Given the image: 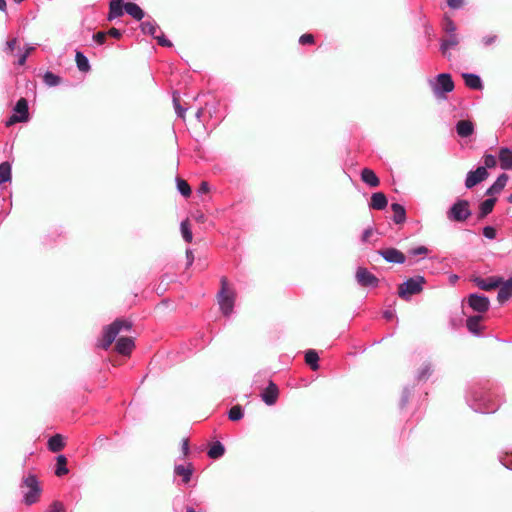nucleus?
Instances as JSON below:
<instances>
[{"label":"nucleus","instance_id":"obj_1","mask_svg":"<svg viewBox=\"0 0 512 512\" xmlns=\"http://www.w3.org/2000/svg\"><path fill=\"white\" fill-rule=\"evenodd\" d=\"M466 401L475 412L493 413L498 409L497 403L491 398L488 382L471 385L466 394Z\"/></svg>","mask_w":512,"mask_h":512},{"label":"nucleus","instance_id":"obj_2","mask_svg":"<svg viewBox=\"0 0 512 512\" xmlns=\"http://www.w3.org/2000/svg\"><path fill=\"white\" fill-rule=\"evenodd\" d=\"M131 326L132 324L129 321L116 319L112 324L104 328L103 337L102 340L98 343V346L104 350H107L116 339L117 335L122 330H130Z\"/></svg>","mask_w":512,"mask_h":512},{"label":"nucleus","instance_id":"obj_3","mask_svg":"<svg viewBox=\"0 0 512 512\" xmlns=\"http://www.w3.org/2000/svg\"><path fill=\"white\" fill-rule=\"evenodd\" d=\"M20 488L27 489V491L23 492V502L26 505H33L39 500L42 488L37 477L34 474H29L26 477H24L21 482Z\"/></svg>","mask_w":512,"mask_h":512},{"label":"nucleus","instance_id":"obj_4","mask_svg":"<svg viewBox=\"0 0 512 512\" xmlns=\"http://www.w3.org/2000/svg\"><path fill=\"white\" fill-rule=\"evenodd\" d=\"M218 303L222 313L229 316L234 307L235 293L229 288L228 281L225 277L221 279V289L218 293Z\"/></svg>","mask_w":512,"mask_h":512},{"label":"nucleus","instance_id":"obj_5","mask_svg":"<svg viewBox=\"0 0 512 512\" xmlns=\"http://www.w3.org/2000/svg\"><path fill=\"white\" fill-rule=\"evenodd\" d=\"M472 215L467 200L458 199L447 211V218L453 222H464Z\"/></svg>","mask_w":512,"mask_h":512},{"label":"nucleus","instance_id":"obj_6","mask_svg":"<svg viewBox=\"0 0 512 512\" xmlns=\"http://www.w3.org/2000/svg\"><path fill=\"white\" fill-rule=\"evenodd\" d=\"M429 85L436 97H443L454 89V82L448 73H441L435 79H430Z\"/></svg>","mask_w":512,"mask_h":512},{"label":"nucleus","instance_id":"obj_7","mask_svg":"<svg viewBox=\"0 0 512 512\" xmlns=\"http://www.w3.org/2000/svg\"><path fill=\"white\" fill-rule=\"evenodd\" d=\"M425 278L423 276H415L409 278L399 286V297L409 300L412 295L418 294L423 290Z\"/></svg>","mask_w":512,"mask_h":512},{"label":"nucleus","instance_id":"obj_8","mask_svg":"<svg viewBox=\"0 0 512 512\" xmlns=\"http://www.w3.org/2000/svg\"><path fill=\"white\" fill-rule=\"evenodd\" d=\"M28 118V102L25 98H20L14 107V114L6 122V126H11L19 122H26L28 121Z\"/></svg>","mask_w":512,"mask_h":512},{"label":"nucleus","instance_id":"obj_9","mask_svg":"<svg viewBox=\"0 0 512 512\" xmlns=\"http://www.w3.org/2000/svg\"><path fill=\"white\" fill-rule=\"evenodd\" d=\"M467 302L472 310L478 313L486 312L490 306L489 299L486 296L479 294H470Z\"/></svg>","mask_w":512,"mask_h":512},{"label":"nucleus","instance_id":"obj_10","mask_svg":"<svg viewBox=\"0 0 512 512\" xmlns=\"http://www.w3.org/2000/svg\"><path fill=\"white\" fill-rule=\"evenodd\" d=\"M355 277L357 283L363 287H376L379 282L374 274L362 267L357 269Z\"/></svg>","mask_w":512,"mask_h":512},{"label":"nucleus","instance_id":"obj_11","mask_svg":"<svg viewBox=\"0 0 512 512\" xmlns=\"http://www.w3.org/2000/svg\"><path fill=\"white\" fill-rule=\"evenodd\" d=\"M486 167H478L476 170L469 171L466 176L465 186L467 189H471L475 185L481 183L488 177Z\"/></svg>","mask_w":512,"mask_h":512},{"label":"nucleus","instance_id":"obj_12","mask_svg":"<svg viewBox=\"0 0 512 512\" xmlns=\"http://www.w3.org/2000/svg\"><path fill=\"white\" fill-rule=\"evenodd\" d=\"M460 43V37L458 34H450L443 37L440 41V52L444 57L450 59V50L455 49Z\"/></svg>","mask_w":512,"mask_h":512},{"label":"nucleus","instance_id":"obj_13","mask_svg":"<svg viewBox=\"0 0 512 512\" xmlns=\"http://www.w3.org/2000/svg\"><path fill=\"white\" fill-rule=\"evenodd\" d=\"M475 285L485 291H491L498 288L503 283V278L500 276H490L487 278L475 277L473 278Z\"/></svg>","mask_w":512,"mask_h":512},{"label":"nucleus","instance_id":"obj_14","mask_svg":"<svg viewBox=\"0 0 512 512\" xmlns=\"http://www.w3.org/2000/svg\"><path fill=\"white\" fill-rule=\"evenodd\" d=\"M378 253L389 263L403 264L406 260L405 255L396 248L382 249Z\"/></svg>","mask_w":512,"mask_h":512},{"label":"nucleus","instance_id":"obj_15","mask_svg":"<svg viewBox=\"0 0 512 512\" xmlns=\"http://www.w3.org/2000/svg\"><path fill=\"white\" fill-rule=\"evenodd\" d=\"M279 396V389L273 381H269L268 386L262 391L261 398L269 406L274 405Z\"/></svg>","mask_w":512,"mask_h":512},{"label":"nucleus","instance_id":"obj_16","mask_svg":"<svg viewBox=\"0 0 512 512\" xmlns=\"http://www.w3.org/2000/svg\"><path fill=\"white\" fill-rule=\"evenodd\" d=\"M498 159L503 170H512V149L507 147L500 148Z\"/></svg>","mask_w":512,"mask_h":512},{"label":"nucleus","instance_id":"obj_17","mask_svg":"<svg viewBox=\"0 0 512 512\" xmlns=\"http://www.w3.org/2000/svg\"><path fill=\"white\" fill-rule=\"evenodd\" d=\"M134 346V341L131 337H120L116 342V351L122 355H129Z\"/></svg>","mask_w":512,"mask_h":512},{"label":"nucleus","instance_id":"obj_18","mask_svg":"<svg viewBox=\"0 0 512 512\" xmlns=\"http://www.w3.org/2000/svg\"><path fill=\"white\" fill-rule=\"evenodd\" d=\"M456 132L461 138H467L474 133V124L470 120H460L456 124Z\"/></svg>","mask_w":512,"mask_h":512},{"label":"nucleus","instance_id":"obj_19","mask_svg":"<svg viewBox=\"0 0 512 512\" xmlns=\"http://www.w3.org/2000/svg\"><path fill=\"white\" fill-rule=\"evenodd\" d=\"M462 78L464 80L465 85L473 90H481L483 88V83L477 74L474 73H463Z\"/></svg>","mask_w":512,"mask_h":512},{"label":"nucleus","instance_id":"obj_20","mask_svg":"<svg viewBox=\"0 0 512 512\" xmlns=\"http://www.w3.org/2000/svg\"><path fill=\"white\" fill-rule=\"evenodd\" d=\"M498 288L497 299L500 303H504L512 296V278L507 281L503 280V283Z\"/></svg>","mask_w":512,"mask_h":512},{"label":"nucleus","instance_id":"obj_21","mask_svg":"<svg viewBox=\"0 0 512 512\" xmlns=\"http://www.w3.org/2000/svg\"><path fill=\"white\" fill-rule=\"evenodd\" d=\"M507 181L508 176L505 173L500 174L495 182L486 190V195H495L500 193L506 186Z\"/></svg>","mask_w":512,"mask_h":512},{"label":"nucleus","instance_id":"obj_22","mask_svg":"<svg viewBox=\"0 0 512 512\" xmlns=\"http://www.w3.org/2000/svg\"><path fill=\"white\" fill-rule=\"evenodd\" d=\"M388 204L387 198L384 193L376 192L371 196L369 207L375 210H383Z\"/></svg>","mask_w":512,"mask_h":512},{"label":"nucleus","instance_id":"obj_23","mask_svg":"<svg viewBox=\"0 0 512 512\" xmlns=\"http://www.w3.org/2000/svg\"><path fill=\"white\" fill-rule=\"evenodd\" d=\"M122 0H111L109 3L108 20H113L123 15L125 9Z\"/></svg>","mask_w":512,"mask_h":512},{"label":"nucleus","instance_id":"obj_24","mask_svg":"<svg viewBox=\"0 0 512 512\" xmlns=\"http://www.w3.org/2000/svg\"><path fill=\"white\" fill-rule=\"evenodd\" d=\"M124 9H125V12L127 14H129L132 18H134L135 20H141L144 16H145V13L144 11L142 10V8L134 3V2H127L124 4Z\"/></svg>","mask_w":512,"mask_h":512},{"label":"nucleus","instance_id":"obj_25","mask_svg":"<svg viewBox=\"0 0 512 512\" xmlns=\"http://www.w3.org/2000/svg\"><path fill=\"white\" fill-rule=\"evenodd\" d=\"M481 320H482V316H480V315L468 317L466 320V326H467V329L469 330V332H471L472 334H474L476 336H479L481 334V326H480Z\"/></svg>","mask_w":512,"mask_h":512},{"label":"nucleus","instance_id":"obj_26","mask_svg":"<svg viewBox=\"0 0 512 512\" xmlns=\"http://www.w3.org/2000/svg\"><path fill=\"white\" fill-rule=\"evenodd\" d=\"M361 179L364 183L369 185L370 187H377L379 185V178L375 174L374 171H372L369 168H364L361 172Z\"/></svg>","mask_w":512,"mask_h":512},{"label":"nucleus","instance_id":"obj_27","mask_svg":"<svg viewBox=\"0 0 512 512\" xmlns=\"http://www.w3.org/2000/svg\"><path fill=\"white\" fill-rule=\"evenodd\" d=\"M391 209L393 211V221L396 224H402L406 221V210L403 205L399 203H392Z\"/></svg>","mask_w":512,"mask_h":512},{"label":"nucleus","instance_id":"obj_28","mask_svg":"<svg viewBox=\"0 0 512 512\" xmlns=\"http://www.w3.org/2000/svg\"><path fill=\"white\" fill-rule=\"evenodd\" d=\"M174 473L175 475L182 477V481L184 483H188L191 479L193 468L191 464H189L187 467L184 465H175Z\"/></svg>","mask_w":512,"mask_h":512},{"label":"nucleus","instance_id":"obj_29","mask_svg":"<svg viewBox=\"0 0 512 512\" xmlns=\"http://www.w3.org/2000/svg\"><path fill=\"white\" fill-rule=\"evenodd\" d=\"M140 27L144 34H148L153 38L156 36L157 32L160 31L158 24L153 19L142 22Z\"/></svg>","mask_w":512,"mask_h":512},{"label":"nucleus","instance_id":"obj_30","mask_svg":"<svg viewBox=\"0 0 512 512\" xmlns=\"http://www.w3.org/2000/svg\"><path fill=\"white\" fill-rule=\"evenodd\" d=\"M64 448V441L60 434H56L49 438L48 449L52 452H59Z\"/></svg>","mask_w":512,"mask_h":512},{"label":"nucleus","instance_id":"obj_31","mask_svg":"<svg viewBox=\"0 0 512 512\" xmlns=\"http://www.w3.org/2000/svg\"><path fill=\"white\" fill-rule=\"evenodd\" d=\"M75 61L81 72H88L91 69L88 58L82 52L76 51Z\"/></svg>","mask_w":512,"mask_h":512},{"label":"nucleus","instance_id":"obj_32","mask_svg":"<svg viewBox=\"0 0 512 512\" xmlns=\"http://www.w3.org/2000/svg\"><path fill=\"white\" fill-rule=\"evenodd\" d=\"M496 199L495 198H489L484 200L479 207V218L486 217L489 213L492 212L494 205H495Z\"/></svg>","mask_w":512,"mask_h":512},{"label":"nucleus","instance_id":"obj_33","mask_svg":"<svg viewBox=\"0 0 512 512\" xmlns=\"http://www.w3.org/2000/svg\"><path fill=\"white\" fill-rule=\"evenodd\" d=\"M225 453V447L224 445L219 442V441H216L208 450V456L211 458V459H219L221 458Z\"/></svg>","mask_w":512,"mask_h":512},{"label":"nucleus","instance_id":"obj_34","mask_svg":"<svg viewBox=\"0 0 512 512\" xmlns=\"http://www.w3.org/2000/svg\"><path fill=\"white\" fill-rule=\"evenodd\" d=\"M318 361H319V356L315 350H308L305 353V362L310 366V368L313 371L318 370V368H319Z\"/></svg>","mask_w":512,"mask_h":512},{"label":"nucleus","instance_id":"obj_35","mask_svg":"<svg viewBox=\"0 0 512 512\" xmlns=\"http://www.w3.org/2000/svg\"><path fill=\"white\" fill-rule=\"evenodd\" d=\"M11 180V164L7 161L0 164V185Z\"/></svg>","mask_w":512,"mask_h":512},{"label":"nucleus","instance_id":"obj_36","mask_svg":"<svg viewBox=\"0 0 512 512\" xmlns=\"http://www.w3.org/2000/svg\"><path fill=\"white\" fill-rule=\"evenodd\" d=\"M67 468V459L64 455H59L57 457V464H56V470L55 474L59 477L66 475L68 473Z\"/></svg>","mask_w":512,"mask_h":512},{"label":"nucleus","instance_id":"obj_37","mask_svg":"<svg viewBox=\"0 0 512 512\" xmlns=\"http://www.w3.org/2000/svg\"><path fill=\"white\" fill-rule=\"evenodd\" d=\"M43 82L49 87H55L61 83V77L50 71H47L43 75Z\"/></svg>","mask_w":512,"mask_h":512},{"label":"nucleus","instance_id":"obj_38","mask_svg":"<svg viewBox=\"0 0 512 512\" xmlns=\"http://www.w3.org/2000/svg\"><path fill=\"white\" fill-rule=\"evenodd\" d=\"M442 30L446 35L457 34V27L453 20L449 17H445L442 23Z\"/></svg>","mask_w":512,"mask_h":512},{"label":"nucleus","instance_id":"obj_39","mask_svg":"<svg viewBox=\"0 0 512 512\" xmlns=\"http://www.w3.org/2000/svg\"><path fill=\"white\" fill-rule=\"evenodd\" d=\"M180 230L184 241L190 243L193 239V235L187 220L181 222Z\"/></svg>","mask_w":512,"mask_h":512},{"label":"nucleus","instance_id":"obj_40","mask_svg":"<svg viewBox=\"0 0 512 512\" xmlns=\"http://www.w3.org/2000/svg\"><path fill=\"white\" fill-rule=\"evenodd\" d=\"M431 374H432L431 364L425 363V364H423L421 369L418 371L416 378L419 381L427 380Z\"/></svg>","mask_w":512,"mask_h":512},{"label":"nucleus","instance_id":"obj_41","mask_svg":"<svg viewBox=\"0 0 512 512\" xmlns=\"http://www.w3.org/2000/svg\"><path fill=\"white\" fill-rule=\"evenodd\" d=\"M243 416H244L243 409L239 405L233 406L228 412V417L231 421H238V420L242 419Z\"/></svg>","mask_w":512,"mask_h":512},{"label":"nucleus","instance_id":"obj_42","mask_svg":"<svg viewBox=\"0 0 512 512\" xmlns=\"http://www.w3.org/2000/svg\"><path fill=\"white\" fill-rule=\"evenodd\" d=\"M177 189L179 193L185 197H188L191 194V188L189 184L181 178H177Z\"/></svg>","mask_w":512,"mask_h":512},{"label":"nucleus","instance_id":"obj_43","mask_svg":"<svg viewBox=\"0 0 512 512\" xmlns=\"http://www.w3.org/2000/svg\"><path fill=\"white\" fill-rule=\"evenodd\" d=\"M173 105L177 116L180 118H184L186 109L180 105L178 92L173 93Z\"/></svg>","mask_w":512,"mask_h":512},{"label":"nucleus","instance_id":"obj_44","mask_svg":"<svg viewBox=\"0 0 512 512\" xmlns=\"http://www.w3.org/2000/svg\"><path fill=\"white\" fill-rule=\"evenodd\" d=\"M499 459L503 466L512 470V451L506 452L504 455L500 456Z\"/></svg>","mask_w":512,"mask_h":512},{"label":"nucleus","instance_id":"obj_45","mask_svg":"<svg viewBox=\"0 0 512 512\" xmlns=\"http://www.w3.org/2000/svg\"><path fill=\"white\" fill-rule=\"evenodd\" d=\"M483 162H484V166L483 167H486V169L487 168H494L496 166V164H497V159L492 154H486L483 157Z\"/></svg>","mask_w":512,"mask_h":512},{"label":"nucleus","instance_id":"obj_46","mask_svg":"<svg viewBox=\"0 0 512 512\" xmlns=\"http://www.w3.org/2000/svg\"><path fill=\"white\" fill-rule=\"evenodd\" d=\"M18 39L16 37H12L9 40L6 41L4 52L6 53H12L15 48L17 47Z\"/></svg>","mask_w":512,"mask_h":512},{"label":"nucleus","instance_id":"obj_47","mask_svg":"<svg viewBox=\"0 0 512 512\" xmlns=\"http://www.w3.org/2000/svg\"><path fill=\"white\" fill-rule=\"evenodd\" d=\"M429 252L428 248L425 246H418L416 248H412L409 250V254L412 256H424Z\"/></svg>","mask_w":512,"mask_h":512},{"label":"nucleus","instance_id":"obj_48","mask_svg":"<svg viewBox=\"0 0 512 512\" xmlns=\"http://www.w3.org/2000/svg\"><path fill=\"white\" fill-rule=\"evenodd\" d=\"M154 39L157 40V43L160 46H163V47H171L172 46V42L170 40L166 39L165 35L161 31H160V34H156Z\"/></svg>","mask_w":512,"mask_h":512},{"label":"nucleus","instance_id":"obj_49","mask_svg":"<svg viewBox=\"0 0 512 512\" xmlns=\"http://www.w3.org/2000/svg\"><path fill=\"white\" fill-rule=\"evenodd\" d=\"M412 393V389L409 387H405L402 392L401 400H400V406L401 408L405 407L409 401V397Z\"/></svg>","mask_w":512,"mask_h":512},{"label":"nucleus","instance_id":"obj_50","mask_svg":"<svg viewBox=\"0 0 512 512\" xmlns=\"http://www.w3.org/2000/svg\"><path fill=\"white\" fill-rule=\"evenodd\" d=\"M483 235L487 239H490V240L495 239L496 238V230L492 226H485L483 228Z\"/></svg>","mask_w":512,"mask_h":512},{"label":"nucleus","instance_id":"obj_51","mask_svg":"<svg viewBox=\"0 0 512 512\" xmlns=\"http://www.w3.org/2000/svg\"><path fill=\"white\" fill-rule=\"evenodd\" d=\"M497 40V36L496 35H486L482 38L481 42L483 44L484 47H488V46H491L492 44H494Z\"/></svg>","mask_w":512,"mask_h":512},{"label":"nucleus","instance_id":"obj_52","mask_svg":"<svg viewBox=\"0 0 512 512\" xmlns=\"http://www.w3.org/2000/svg\"><path fill=\"white\" fill-rule=\"evenodd\" d=\"M49 512H65L64 505L59 501H54L49 508Z\"/></svg>","mask_w":512,"mask_h":512},{"label":"nucleus","instance_id":"obj_53","mask_svg":"<svg viewBox=\"0 0 512 512\" xmlns=\"http://www.w3.org/2000/svg\"><path fill=\"white\" fill-rule=\"evenodd\" d=\"M313 42H314V37L312 34H303L299 38V43L301 45L312 44Z\"/></svg>","mask_w":512,"mask_h":512},{"label":"nucleus","instance_id":"obj_54","mask_svg":"<svg viewBox=\"0 0 512 512\" xmlns=\"http://www.w3.org/2000/svg\"><path fill=\"white\" fill-rule=\"evenodd\" d=\"M106 35L105 32L100 31L94 34L93 39L97 44L102 45L105 43Z\"/></svg>","mask_w":512,"mask_h":512},{"label":"nucleus","instance_id":"obj_55","mask_svg":"<svg viewBox=\"0 0 512 512\" xmlns=\"http://www.w3.org/2000/svg\"><path fill=\"white\" fill-rule=\"evenodd\" d=\"M463 4L464 0H447V5L452 9H459Z\"/></svg>","mask_w":512,"mask_h":512},{"label":"nucleus","instance_id":"obj_56","mask_svg":"<svg viewBox=\"0 0 512 512\" xmlns=\"http://www.w3.org/2000/svg\"><path fill=\"white\" fill-rule=\"evenodd\" d=\"M372 233H373V228L369 227V228L365 229L362 233L361 241L363 243H366L369 240V237L372 235Z\"/></svg>","mask_w":512,"mask_h":512},{"label":"nucleus","instance_id":"obj_57","mask_svg":"<svg viewBox=\"0 0 512 512\" xmlns=\"http://www.w3.org/2000/svg\"><path fill=\"white\" fill-rule=\"evenodd\" d=\"M17 57H18L17 64L19 66H23L26 63V60L28 58L27 53H24V52H18Z\"/></svg>","mask_w":512,"mask_h":512},{"label":"nucleus","instance_id":"obj_58","mask_svg":"<svg viewBox=\"0 0 512 512\" xmlns=\"http://www.w3.org/2000/svg\"><path fill=\"white\" fill-rule=\"evenodd\" d=\"M182 453H183V456H187L188 453H189V443H188V439H183L182 440Z\"/></svg>","mask_w":512,"mask_h":512},{"label":"nucleus","instance_id":"obj_59","mask_svg":"<svg viewBox=\"0 0 512 512\" xmlns=\"http://www.w3.org/2000/svg\"><path fill=\"white\" fill-rule=\"evenodd\" d=\"M107 34L114 38H120L122 35L121 31L116 28H111Z\"/></svg>","mask_w":512,"mask_h":512},{"label":"nucleus","instance_id":"obj_60","mask_svg":"<svg viewBox=\"0 0 512 512\" xmlns=\"http://www.w3.org/2000/svg\"><path fill=\"white\" fill-rule=\"evenodd\" d=\"M186 258H187V265L188 266L192 265V263L194 261V255H193L192 250L188 249L186 251Z\"/></svg>","mask_w":512,"mask_h":512},{"label":"nucleus","instance_id":"obj_61","mask_svg":"<svg viewBox=\"0 0 512 512\" xmlns=\"http://www.w3.org/2000/svg\"><path fill=\"white\" fill-rule=\"evenodd\" d=\"M425 34L430 38L434 35V30L432 28V26L430 25H426L425 26Z\"/></svg>","mask_w":512,"mask_h":512},{"label":"nucleus","instance_id":"obj_62","mask_svg":"<svg viewBox=\"0 0 512 512\" xmlns=\"http://www.w3.org/2000/svg\"><path fill=\"white\" fill-rule=\"evenodd\" d=\"M34 49H35V47H34L33 45L27 44V45L25 46V51H24V53H27V56H29V55H30V53H31L32 51H34Z\"/></svg>","mask_w":512,"mask_h":512},{"label":"nucleus","instance_id":"obj_63","mask_svg":"<svg viewBox=\"0 0 512 512\" xmlns=\"http://www.w3.org/2000/svg\"><path fill=\"white\" fill-rule=\"evenodd\" d=\"M383 316L387 319V320H391L393 317H394V313L392 311H385Z\"/></svg>","mask_w":512,"mask_h":512},{"label":"nucleus","instance_id":"obj_64","mask_svg":"<svg viewBox=\"0 0 512 512\" xmlns=\"http://www.w3.org/2000/svg\"><path fill=\"white\" fill-rule=\"evenodd\" d=\"M208 184L206 182H203L200 186V191L201 192H207L208 191Z\"/></svg>","mask_w":512,"mask_h":512}]
</instances>
